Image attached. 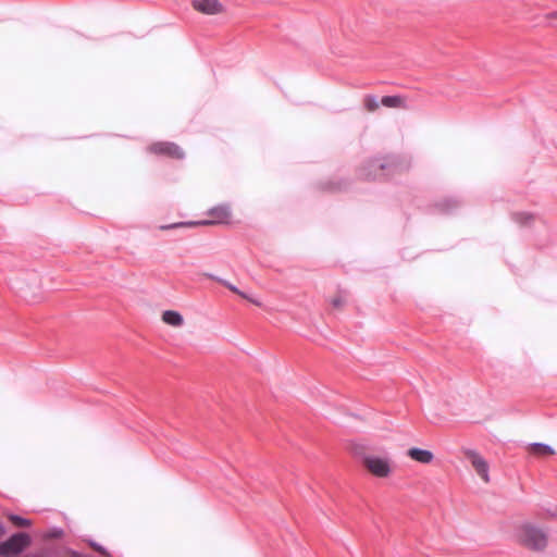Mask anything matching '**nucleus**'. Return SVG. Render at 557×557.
<instances>
[{"label":"nucleus","instance_id":"f257e3e1","mask_svg":"<svg viewBox=\"0 0 557 557\" xmlns=\"http://www.w3.org/2000/svg\"><path fill=\"white\" fill-rule=\"evenodd\" d=\"M518 537L524 546L534 550H542L547 545L546 533L531 524L522 525L518 531Z\"/></svg>","mask_w":557,"mask_h":557},{"label":"nucleus","instance_id":"f03ea898","mask_svg":"<svg viewBox=\"0 0 557 557\" xmlns=\"http://www.w3.org/2000/svg\"><path fill=\"white\" fill-rule=\"evenodd\" d=\"M208 215L212 218L211 221H201V222H180L173 223L170 225H162L161 230H170L182 226H191V225H206V224H214V223H226L231 216V210L227 205H219L211 208L208 211Z\"/></svg>","mask_w":557,"mask_h":557},{"label":"nucleus","instance_id":"7ed1b4c3","mask_svg":"<svg viewBox=\"0 0 557 557\" xmlns=\"http://www.w3.org/2000/svg\"><path fill=\"white\" fill-rule=\"evenodd\" d=\"M30 536L27 533H15L7 541L0 543V556L11 557L18 555L30 544Z\"/></svg>","mask_w":557,"mask_h":557},{"label":"nucleus","instance_id":"20e7f679","mask_svg":"<svg viewBox=\"0 0 557 557\" xmlns=\"http://www.w3.org/2000/svg\"><path fill=\"white\" fill-rule=\"evenodd\" d=\"M369 168L370 171L368 173H364V176L367 178H380L384 175V172L386 170H397L401 168V165L398 162V159L396 157H388L386 159H372L369 161Z\"/></svg>","mask_w":557,"mask_h":557},{"label":"nucleus","instance_id":"39448f33","mask_svg":"<svg viewBox=\"0 0 557 557\" xmlns=\"http://www.w3.org/2000/svg\"><path fill=\"white\" fill-rule=\"evenodd\" d=\"M465 456L470 460L472 467L474 468L478 475L481 476V479L488 483L490 482V467L487 461L474 449L471 448H465L463 450Z\"/></svg>","mask_w":557,"mask_h":557},{"label":"nucleus","instance_id":"423d86ee","mask_svg":"<svg viewBox=\"0 0 557 557\" xmlns=\"http://www.w3.org/2000/svg\"><path fill=\"white\" fill-rule=\"evenodd\" d=\"M149 150L157 154H165L175 159H183L185 153L180 146L174 143L160 141L150 146Z\"/></svg>","mask_w":557,"mask_h":557},{"label":"nucleus","instance_id":"0eeeda50","mask_svg":"<svg viewBox=\"0 0 557 557\" xmlns=\"http://www.w3.org/2000/svg\"><path fill=\"white\" fill-rule=\"evenodd\" d=\"M364 463L369 471L376 476L385 478L391 472L389 462L385 458L367 457Z\"/></svg>","mask_w":557,"mask_h":557},{"label":"nucleus","instance_id":"6e6552de","mask_svg":"<svg viewBox=\"0 0 557 557\" xmlns=\"http://www.w3.org/2000/svg\"><path fill=\"white\" fill-rule=\"evenodd\" d=\"M193 7L203 14H218L223 10L218 0H193Z\"/></svg>","mask_w":557,"mask_h":557},{"label":"nucleus","instance_id":"1a4fd4ad","mask_svg":"<svg viewBox=\"0 0 557 557\" xmlns=\"http://www.w3.org/2000/svg\"><path fill=\"white\" fill-rule=\"evenodd\" d=\"M408 456L420 462V463H424V465H428V463H431L434 459V455L431 450H428V449H422V448H418V447H412L408 450Z\"/></svg>","mask_w":557,"mask_h":557},{"label":"nucleus","instance_id":"9d476101","mask_svg":"<svg viewBox=\"0 0 557 557\" xmlns=\"http://www.w3.org/2000/svg\"><path fill=\"white\" fill-rule=\"evenodd\" d=\"M162 320L164 323L171 325V326H182L184 323L183 315L174 310H166L162 314Z\"/></svg>","mask_w":557,"mask_h":557},{"label":"nucleus","instance_id":"9b49d317","mask_svg":"<svg viewBox=\"0 0 557 557\" xmlns=\"http://www.w3.org/2000/svg\"><path fill=\"white\" fill-rule=\"evenodd\" d=\"M460 206V201L456 198H446L436 203V209L441 213H451Z\"/></svg>","mask_w":557,"mask_h":557},{"label":"nucleus","instance_id":"f8f14e48","mask_svg":"<svg viewBox=\"0 0 557 557\" xmlns=\"http://www.w3.org/2000/svg\"><path fill=\"white\" fill-rule=\"evenodd\" d=\"M381 104L386 108H406L405 98L401 96H384Z\"/></svg>","mask_w":557,"mask_h":557},{"label":"nucleus","instance_id":"ddd939ff","mask_svg":"<svg viewBox=\"0 0 557 557\" xmlns=\"http://www.w3.org/2000/svg\"><path fill=\"white\" fill-rule=\"evenodd\" d=\"M530 449L539 456L553 455L555 453L550 445L544 443H531Z\"/></svg>","mask_w":557,"mask_h":557},{"label":"nucleus","instance_id":"4468645a","mask_svg":"<svg viewBox=\"0 0 557 557\" xmlns=\"http://www.w3.org/2000/svg\"><path fill=\"white\" fill-rule=\"evenodd\" d=\"M206 275H207L209 278L214 280V281H216V282H219V283L223 284L226 288H228V289H230V290H232L233 293H235V294L239 295L240 297H243V298H248V297H247V295H246L244 292L239 290V289H238L235 285H233L231 282H228V281H226V280H223V278H221V277H219V276H215V275H213V274H206Z\"/></svg>","mask_w":557,"mask_h":557},{"label":"nucleus","instance_id":"2eb2a0df","mask_svg":"<svg viewBox=\"0 0 557 557\" xmlns=\"http://www.w3.org/2000/svg\"><path fill=\"white\" fill-rule=\"evenodd\" d=\"M9 520L13 522L18 528H27L32 524L30 520L23 518L15 513H10L8 516Z\"/></svg>","mask_w":557,"mask_h":557},{"label":"nucleus","instance_id":"dca6fc26","mask_svg":"<svg viewBox=\"0 0 557 557\" xmlns=\"http://www.w3.org/2000/svg\"><path fill=\"white\" fill-rule=\"evenodd\" d=\"M380 103L381 101H379V99L372 95L367 96L364 99V107L369 111H375L379 108Z\"/></svg>","mask_w":557,"mask_h":557},{"label":"nucleus","instance_id":"f3484780","mask_svg":"<svg viewBox=\"0 0 557 557\" xmlns=\"http://www.w3.org/2000/svg\"><path fill=\"white\" fill-rule=\"evenodd\" d=\"M533 218L532 214L525 212H516L512 214V219L515 222L519 224H527L529 220Z\"/></svg>","mask_w":557,"mask_h":557},{"label":"nucleus","instance_id":"a211bd4d","mask_svg":"<svg viewBox=\"0 0 557 557\" xmlns=\"http://www.w3.org/2000/svg\"><path fill=\"white\" fill-rule=\"evenodd\" d=\"M89 545H90L94 549H96L97 552H99L100 554H102L103 556H108V555H109L108 550H107L103 546H101L100 544H98L97 542L90 541V542H89Z\"/></svg>","mask_w":557,"mask_h":557},{"label":"nucleus","instance_id":"6ab92c4d","mask_svg":"<svg viewBox=\"0 0 557 557\" xmlns=\"http://www.w3.org/2000/svg\"><path fill=\"white\" fill-rule=\"evenodd\" d=\"M24 557H48V555L45 552H39V553L27 554Z\"/></svg>","mask_w":557,"mask_h":557},{"label":"nucleus","instance_id":"aec40b11","mask_svg":"<svg viewBox=\"0 0 557 557\" xmlns=\"http://www.w3.org/2000/svg\"><path fill=\"white\" fill-rule=\"evenodd\" d=\"M342 304H343V300H342L341 298H334V299L332 300V305H333L334 307H341V306H342Z\"/></svg>","mask_w":557,"mask_h":557},{"label":"nucleus","instance_id":"412c9836","mask_svg":"<svg viewBox=\"0 0 557 557\" xmlns=\"http://www.w3.org/2000/svg\"><path fill=\"white\" fill-rule=\"evenodd\" d=\"M547 512H548V515H549L550 517H553V518H557V508H556V509H554V510H548Z\"/></svg>","mask_w":557,"mask_h":557},{"label":"nucleus","instance_id":"4be33fe9","mask_svg":"<svg viewBox=\"0 0 557 557\" xmlns=\"http://www.w3.org/2000/svg\"><path fill=\"white\" fill-rule=\"evenodd\" d=\"M5 532V529L3 527V524L0 522V536H2Z\"/></svg>","mask_w":557,"mask_h":557},{"label":"nucleus","instance_id":"5701e85b","mask_svg":"<svg viewBox=\"0 0 557 557\" xmlns=\"http://www.w3.org/2000/svg\"><path fill=\"white\" fill-rule=\"evenodd\" d=\"M21 293H22V296H23L24 298H27V293H26L25 290H23L22 288H21Z\"/></svg>","mask_w":557,"mask_h":557},{"label":"nucleus","instance_id":"b1692460","mask_svg":"<svg viewBox=\"0 0 557 557\" xmlns=\"http://www.w3.org/2000/svg\"><path fill=\"white\" fill-rule=\"evenodd\" d=\"M554 16H557V12L554 13Z\"/></svg>","mask_w":557,"mask_h":557}]
</instances>
